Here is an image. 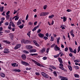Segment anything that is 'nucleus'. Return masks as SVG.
Wrapping results in <instances>:
<instances>
[{
	"instance_id": "nucleus-1",
	"label": "nucleus",
	"mask_w": 80,
	"mask_h": 80,
	"mask_svg": "<svg viewBox=\"0 0 80 80\" xmlns=\"http://www.w3.org/2000/svg\"><path fill=\"white\" fill-rule=\"evenodd\" d=\"M21 64H22V65H25V66L26 67H27V66H28V65H30L28 62L23 61H22L21 62Z\"/></svg>"
},
{
	"instance_id": "nucleus-2",
	"label": "nucleus",
	"mask_w": 80,
	"mask_h": 80,
	"mask_svg": "<svg viewBox=\"0 0 80 80\" xmlns=\"http://www.w3.org/2000/svg\"><path fill=\"white\" fill-rule=\"evenodd\" d=\"M41 74L42 76H43V77H45V78H48V74L43 72H42L41 73Z\"/></svg>"
},
{
	"instance_id": "nucleus-3",
	"label": "nucleus",
	"mask_w": 80,
	"mask_h": 80,
	"mask_svg": "<svg viewBox=\"0 0 80 80\" xmlns=\"http://www.w3.org/2000/svg\"><path fill=\"white\" fill-rule=\"evenodd\" d=\"M49 12H41L40 14V17L46 16L47 15H48Z\"/></svg>"
},
{
	"instance_id": "nucleus-4",
	"label": "nucleus",
	"mask_w": 80,
	"mask_h": 80,
	"mask_svg": "<svg viewBox=\"0 0 80 80\" xmlns=\"http://www.w3.org/2000/svg\"><path fill=\"white\" fill-rule=\"evenodd\" d=\"M21 44H17L15 47H14V49L15 50H17V49H18V48H20V47H21Z\"/></svg>"
},
{
	"instance_id": "nucleus-5",
	"label": "nucleus",
	"mask_w": 80,
	"mask_h": 80,
	"mask_svg": "<svg viewBox=\"0 0 80 80\" xmlns=\"http://www.w3.org/2000/svg\"><path fill=\"white\" fill-rule=\"evenodd\" d=\"M54 49L55 51H57V50L61 51V50H60V48L58 47V46L57 45L54 47Z\"/></svg>"
},
{
	"instance_id": "nucleus-6",
	"label": "nucleus",
	"mask_w": 80,
	"mask_h": 80,
	"mask_svg": "<svg viewBox=\"0 0 80 80\" xmlns=\"http://www.w3.org/2000/svg\"><path fill=\"white\" fill-rule=\"evenodd\" d=\"M32 62H33L35 63L36 64H37L38 66H39V67H41V65L40 64V63L36 61L35 60H33Z\"/></svg>"
},
{
	"instance_id": "nucleus-7",
	"label": "nucleus",
	"mask_w": 80,
	"mask_h": 80,
	"mask_svg": "<svg viewBox=\"0 0 80 80\" xmlns=\"http://www.w3.org/2000/svg\"><path fill=\"white\" fill-rule=\"evenodd\" d=\"M21 57L22 58V60H26L27 56H26V55L25 54H23L21 56Z\"/></svg>"
},
{
	"instance_id": "nucleus-8",
	"label": "nucleus",
	"mask_w": 80,
	"mask_h": 80,
	"mask_svg": "<svg viewBox=\"0 0 80 80\" xmlns=\"http://www.w3.org/2000/svg\"><path fill=\"white\" fill-rule=\"evenodd\" d=\"M38 36H39V37H40V38H43L44 37L45 35L44 34L41 33H39L38 34Z\"/></svg>"
},
{
	"instance_id": "nucleus-9",
	"label": "nucleus",
	"mask_w": 80,
	"mask_h": 80,
	"mask_svg": "<svg viewBox=\"0 0 80 80\" xmlns=\"http://www.w3.org/2000/svg\"><path fill=\"white\" fill-rule=\"evenodd\" d=\"M3 52L4 53H9V49L7 48H5Z\"/></svg>"
},
{
	"instance_id": "nucleus-10",
	"label": "nucleus",
	"mask_w": 80,
	"mask_h": 80,
	"mask_svg": "<svg viewBox=\"0 0 80 80\" xmlns=\"http://www.w3.org/2000/svg\"><path fill=\"white\" fill-rule=\"evenodd\" d=\"M31 43V41H30L27 39L25 40L24 44H28V43Z\"/></svg>"
},
{
	"instance_id": "nucleus-11",
	"label": "nucleus",
	"mask_w": 80,
	"mask_h": 80,
	"mask_svg": "<svg viewBox=\"0 0 80 80\" xmlns=\"http://www.w3.org/2000/svg\"><path fill=\"white\" fill-rule=\"evenodd\" d=\"M26 48L28 50L31 49V48H33V46H32L30 45H28L26 46Z\"/></svg>"
},
{
	"instance_id": "nucleus-12",
	"label": "nucleus",
	"mask_w": 80,
	"mask_h": 80,
	"mask_svg": "<svg viewBox=\"0 0 80 80\" xmlns=\"http://www.w3.org/2000/svg\"><path fill=\"white\" fill-rule=\"evenodd\" d=\"M59 68L61 69V70H63L64 72H67V70L66 69H65V68H64L63 67H59Z\"/></svg>"
},
{
	"instance_id": "nucleus-13",
	"label": "nucleus",
	"mask_w": 80,
	"mask_h": 80,
	"mask_svg": "<svg viewBox=\"0 0 80 80\" xmlns=\"http://www.w3.org/2000/svg\"><path fill=\"white\" fill-rule=\"evenodd\" d=\"M12 67H18V64L16 63H13L12 64Z\"/></svg>"
},
{
	"instance_id": "nucleus-14",
	"label": "nucleus",
	"mask_w": 80,
	"mask_h": 80,
	"mask_svg": "<svg viewBox=\"0 0 80 80\" xmlns=\"http://www.w3.org/2000/svg\"><path fill=\"white\" fill-rule=\"evenodd\" d=\"M30 52H31V53L36 52H37V50L35 49H32L30 50Z\"/></svg>"
},
{
	"instance_id": "nucleus-15",
	"label": "nucleus",
	"mask_w": 80,
	"mask_h": 80,
	"mask_svg": "<svg viewBox=\"0 0 80 80\" xmlns=\"http://www.w3.org/2000/svg\"><path fill=\"white\" fill-rule=\"evenodd\" d=\"M22 24V22H21V20L19 19L18 20V22L17 23V25H20Z\"/></svg>"
},
{
	"instance_id": "nucleus-16",
	"label": "nucleus",
	"mask_w": 80,
	"mask_h": 80,
	"mask_svg": "<svg viewBox=\"0 0 80 80\" xmlns=\"http://www.w3.org/2000/svg\"><path fill=\"white\" fill-rule=\"evenodd\" d=\"M58 60L60 63H63V61H62V59H61V58H58Z\"/></svg>"
},
{
	"instance_id": "nucleus-17",
	"label": "nucleus",
	"mask_w": 80,
	"mask_h": 80,
	"mask_svg": "<svg viewBox=\"0 0 80 80\" xmlns=\"http://www.w3.org/2000/svg\"><path fill=\"white\" fill-rule=\"evenodd\" d=\"M0 75L1 76V77H2V78H4L5 77V75L3 73H0Z\"/></svg>"
},
{
	"instance_id": "nucleus-18",
	"label": "nucleus",
	"mask_w": 80,
	"mask_h": 80,
	"mask_svg": "<svg viewBox=\"0 0 80 80\" xmlns=\"http://www.w3.org/2000/svg\"><path fill=\"white\" fill-rule=\"evenodd\" d=\"M13 71H14V72H21V70H20L17 69H13Z\"/></svg>"
},
{
	"instance_id": "nucleus-19",
	"label": "nucleus",
	"mask_w": 80,
	"mask_h": 80,
	"mask_svg": "<svg viewBox=\"0 0 80 80\" xmlns=\"http://www.w3.org/2000/svg\"><path fill=\"white\" fill-rule=\"evenodd\" d=\"M9 35L10 37V38H11V39H12L13 38V34L12 33H11L9 34Z\"/></svg>"
},
{
	"instance_id": "nucleus-20",
	"label": "nucleus",
	"mask_w": 80,
	"mask_h": 80,
	"mask_svg": "<svg viewBox=\"0 0 80 80\" xmlns=\"http://www.w3.org/2000/svg\"><path fill=\"white\" fill-rule=\"evenodd\" d=\"M68 67L69 70H70V71H72V66L69 65L68 66Z\"/></svg>"
},
{
	"instance_id": "nucleus-21",
	"label": "nucleus",
	"mask_w": 80,
	"mask_h": 80,
	"mask_svg": "<svg viewBox=\"0 0 80 80\" xmlns=\"http://www.w3.org/2000/svg\"><path fill=\"white\" fill-rule=\"evenodd\" d=\"M4 7L3 6L2 7H0V12H2L3 11V8Z\"/></svg>"
},
{
	"instance_id": "nucleus-22",
	"label": "nucleus",
	"mask_w": 80,
	"mask_h": 80,
	"mask_svg": "<svg viewBox=\"0 0 80 80\" xmlns=\"http://www.w3.org/2000/svg\"><path fill=\"white\" fill-rule=\"evenodd\" d=\"M30 55L32 56H37L38 55V53H31Z\"/></svg>"
},
{
	"instance_id": "nucleus-23",
	"label": "nucleus",
	"mask_w": 80,
	"mask_h": 80,
	"mask_svg": "<svg viewBox=\"0 0 80 80\" xmlns=\"http://www.w3.org/2000/svg\"><path fill=\"white\" fill-rule=\"evenodd\" d=\"M23 26H24V25L23 24H22V25H20L18 27H19V28H20L21 29H22L23 28Z\"/></svg>"
},
{
	"instance_id": "nucleus-24",
	"label": "nucleus",
	"mask_w": 80,
	"mask_h": 80,
	"mask_svg": "<svg viewBox=\"0 0 80 80\" xmlns=\"http://www.w3.org/2000/svg\"><path fill=\"white\" fill-rule=\"evenodd\" d=\"M4 43H7L8 44H10V42H9L8 41H4Z\"/></svg>"
},
{
	"instance_id": "nucleus-25",
	"label": "nucleus",
	"mask_w": 80,
	"mask_h": 80,
	"mask_svg": "<svg viewBox=\"0 0 80 80\" xmlns=\"http://www.w3.org/2000/svg\"><path fill=\"white\" fill-rule=\"evenodd\" d=\"M38 27L37 26H36L34 28H33V29H32V32H34V31L36 30H37V28Z\"/></svg>"
},
{
	"instance_id": "nucleus-26",
	"label": "nucleus",
	"mask_w": 80,
	"mask_h": 80,
	"mask_svg": "<svg viewBox=\"0 0 80 80\" xmlns=\"http://www.w3.org/2000/svg\"><path fill=\"white\" fill-rule=\"evenodd\" d=\"M60 38L58 37V39L57 40V42L58 44V43H59V42H60Z\"/></svg>"
},
{
	"instance_id": "nucleus-27",
	"label": "nucleus",
	"mask_w": 80,
	"mask_h": 80,
	"mask_svg": "<svg viewBox=\"0 0 80 80\" xmlns=\"http://www.w3.org/2000/svg\"><path fill=\"white\" fill-rule=\"evenodd\" d=\"M50 41H51V42H53V41H54V37L51 36V38Z\"/></svg>"
},
{
	"instance_id": "nucleus-28",
	"label": "nucleus",
	"mask_w": 80,
	"mask_h": 80,
	"mask_svg": "<svg viewBox=\"0 0 80 80\" xmlns=\"http://www.w3.org/2000/svg\"><path fill=\"white\" fill-rule=\"evenodd\" d=\"M23 52H24V53H26V54H28V53H29V52L26 50L23 51Z\"/></svg>"
},
{
	"instance_id": "nucleus-29",
	"label": "nucleus",
	"mask_w": 80,
	"mask_h": 80,
	"mask_svg": "<svg viewBox=\"0 0 80 80\" xmlns=\"http://www.w3.org/2000/svg\"><path fill=\"white\" fill-rule=\"evenodd\" d=\"M54 15H53V14H52L51 16H49L48 17V18H52L54 17Z\"/></svg>"
},
{
	"instance_id": "nucleus-30",
	"label": "nucleus",
	"mask_w": 80,
	"mask_h": 80,
	"mask_svg": "<svg viewBox=\"0 0 80 80\" xmlns=\"http://www.w3.org/2000/svg\"><path fill=\"white\" fill-rule=\"evenodd\" d=\"M67 78L66 77H63L61 79V80H68Z\"/></svg>"
},
{
	"instance_id": "nucleus-31",
	"label": "nucleus",
	"mask_w": 80,
	"mask_h": 80,
	"mask_svg": "<svg viewBox=\"0 0 80 80\" xmlns=\"http://www.w3.org/2000/svg\"><path fill=\"white\" fill-rule=\"evenodd\" d=\"M66 20H67V18L65 17H63V22H66Z\"/></svg>"
},
{
	"instance_id": "nucleus-32",
	"label": "nucleus",
	"mask_w": 80,
	"mask_h": 80,
	"mask_svg": "<svg viewBox=\"0 0 80 80\" xmlns=\"http://www.w3.org/2000/svg\"><path fill=\"white\" fill-rule=\"evenodd\" d=\"M31 33V31H30L29 32H28L27 33V35L30 37V34Z\"/></svg>"
},
{
	"instance_id": "nucleus-33",
	"label": "nucleus",
	"mask_w": 80,
	"mask_h": 80,
	"mask_svg": "<svg viewBox=\"0 0 80 80\" xmlns=\"http://www.w3.org/2000/svg\"><path fill=\"white\" fill-rule=\"evenodd\" d=\"M69 48L70 52H71V53H73V49L70 47Z\"/></svg>"
},
{
	"instance_id": "nucleus-34",
	"label": "nucleus",
	"mask_w": 80,
	"mask_h": 80,
	"mask_svg": "<svg viewBox=\"0 0 80 80\" xmlns=\"http://www.w3.org/2000/svg\"><path fill=\"white\" fill-rule=\"evenodd\" d=\"M25 39L22 40L21 41V43H24V44H25Z\"/></svg>"
},
{
	"instance_id": "nucleus-35",
	"label": "nucleus",
	"mask_w": 80,
	"mask_h": 80,
	"mask_svg": "<svg viewBox=\"0 0 80 80\" xmlns=\"http://www.w3.org/2000/svg\"><path fill=\"white\" fill-rule=\"evenodd\" d=\"M45 48H43L41 50V52H42V53L44 52H45Z\"/></svg>"
},
{
	"instance_id": "nucleus-36",
	"label": "nucleus",
	"mask_w": 80,
	"mask_h": 80,
	"mask_svg": "<svg viewBox=\"0 0 80 80\" xmlns=\"http://www.w3.org/2000/svg\"><path fill=\"white\" fill-rule=\"evenodd\" d=\"M43 9H44V10H45L46 9H47V5H45L43 7Z\"/></svg>"
},
{
	"instance_id": "nucleus-37",
	"label": "nucleus",
	"mask_w": 80,
	"mask_h": 80,
	"mask_svg": "<svg viewBox=\"0 0 80 80\" xmlns=\"http://www.w3.org/2000/svg\"><path fill=\"white\" fill-rule=\"evenodd\" d=\"M53 73L54 74V76H55V77H57V74L56 71L54 72Z\"/></svg>"
},
{
	"instance_id": "nucleus-38",
	"label": "nucleus",
	"mask_w": 80,
	"mask_h": 80,
	"mask_svg": "<svg viewBox=\"0 0 80 80\" xmlns=\"http://www.w3.org/2000/svg\"><path fill=\"white\" fill-rule=\"evenodd\" d=\"M68 47H67L66 48L64 49V51L65 52H68Z\"/></svg>"
},
{
	"instance_id": "nucleus-39",
	"label": "nucleus",
	"mask_w": 80,
	"mask_h": 80,
	"mask_svg": "<svg viewBox=\"0 0 80 80\" xmlns=\"http://www.w3.org/2000/svg\"><path fill=\"white\" fill-rule=\"evenodd\" d=\"M74 77H75L76 78H79V75L78 74H74Z\"/></svg>"
},
{
	"instance_id": "nucleus-40",
	"label": "nucleus",
	"mask_w": 80,
	"mask_h": 80,
	"mask_svg": "<svg viewBox=\"0 0 80 80\" xmlns=\"http://www.w3.org/2000/svg\"><path fill=\"white\" fill-rule=\"evenodd\" d=\"M9 17H10V15H7L6 16V18H7V20H9Z\"/></svg>"
},
{
	"instance_id": "nucleus-41",
	"label": "nucleus",
	"mask_w": 80,
	"mask_h": 80,
	"mask_svg": "<svg viewBox=\"0 0 80 80\" xmlns=\"http://www.w3.org/2000/svg\"><path fill=\"white\" fill-rule=\"evenodd\" d=\"M43 39H44L45 40H47V39H48V37H46V36H44L43 38Z\"/></svg>"
},
{
	"instance_id": "nucleus-42",
	"label": "nucleus",
	"mask_w": 80,
	"mask_h": 80,
	"mask_svg": "<svg viewBox=\"0 0 80 80\" xmlns=\"http://www.w3.org/2000/svg\"><path fill=\"white\" fill-rule=\"evenodd\" d=\"M74 68H75L76 70H77V69H79V67L78 66H75Z\"/></svg>"
},
{
	"instance_id": "nucleus-43",
	"label": "nucleus",
	"mask_w": 80,
	"mask_h": 80,
	"mask_svg": "<svg viewBox=\"0 0 80 80\" xmlns=\"http://www.w3.org/2000/svg\"><path fill=\"white\" fill-rule=\"evenodd\" d=\"M28 25H33V23L31 22H29L28 23Z\"/></svg>"
},
{
	"instance_id": "nucleus-44",
	"label": "nucleus",
	"mask_w": 80,
	"mask_h": 80,
	"mask_svg": "<svg viewBox=\"0 0 80 80\" xmlns=\"http://www.w3.org/2000/svg\"><path fill=\"white\" fill-rule=\"evenodd\" d=\"M18 19H19V17H17L16 18H15V21H17V20H18Z\"/></svg>"
},
{
	"instance_id": "nucleus-45",
	"label": "nucleus",
	"mask_w": 80,
	"mask_h": 80,
	"mask_svg": "<svg viewBox=\"0 0 80 80\" xmlns=\"http://www.w3.org/2000/svg\"><path fill=\"white\" fill-rule=\"evenodd\" d=\"M41 24H42V22H39V23L38 24V26H37V27L38 28L39 27Z\"/></svg>"
},
{
	"instance_id": "nucleus-46",
	"label": "nucleus",
	"mask_w": 80,
	"mask_h": 80,
	"mask_svg": "<svg viewBox=\"0 0 80 80\" xmlns=\"http://www.w3.org/2000/svg\"><path fill=\"white\" fill-rule=\"evenodd\" d=\"M41 29H39L37 31V33H40V32H41Z\"/></svg>"
},
{
	"instance_id": "nucleus-47",
	"label": "nucleus",
	"mask_w": 80,
	"mask_h": 80,
	"mask_svg": "<svg viewBox=\"0 0 80 80\" xmlns=\"http://www.w3.org/2000/svg\"><path fill=\"white\" fill-rule=\"evenodd\" d=\"M11 27H12V26L9 25L8 26V29H9V30H12V28H11Z\"/></svg>"
},
{
	"instance_id": "nucleus-48",
	"label": "nucleus",
	"mask_w": 80,
	"mask_h": 80,
	"mask_svg": "<svg viewBox=\"0 0 80 80\" xmlns=\"http://www.w3.org/2000/svg\"><path fill=\"white\" fill-rule=\"evenodd\" d=\"M47 58L46 57H43L42 58V59L44 60H47Z\"/></svg>"
},
{
	"instance_id": "nucleus-49",
	"label": "nucleus",
	"mask_w": 80,
	"mask_h": 80,
	"mask_svg": "<svg viewBox=\"0 0 80 80\" xmlns=\"http://www.w3.org/2000/svg\"><path fill=\"white\" fill-rule=\"evenodd\" d=\"M49 50H50V48H48L47 49L46 52L47 53H48L49 52Z\"/></svg>"
},
{
	"instance_id": "nucleus-50",
	"label": "nucleus",
	"mask_w": 80,
	"mask_h": 80,
	"mask_svg": "<svg viewBox=\"0 0 80 80\" xmlns=\"http://www.w3.org/2000/svg\"><path fill=\"white\" fill-rule=\"evenodd\" d=\"M73 52L74 53H77V50H76V49H75L73 51H72V52Z\"/></svg>"
},
{
	"instance_id": "nucleus-51",
	"label": "nucleus",
	"mask_w": 80,
	"mask_h": 80,
	"mask_svg": "<svg viewBox=\"0 0 80 80\" xmlns=\"http://www.w3.org/2000/svg\"><path fill=\"white\" fill-rule=\"evenodd\" d=\"M68 37L69 38V40H70V35H69V33H68Z\"/></svg>"
},
{
	"instance_id": "nucleus-52",
	"label": "nucleus",
	"mask_w": 80,
	"mask_h": 80,
	"mask_svg": "<svg viewBox=\"0 0 80 80\" xmlns=\"http://www.w3.org/2000/svg\"><path fill=\"white\" fill-rule=\"evenodd\" d=\"M70 33L71 34V33H74V31L73 30H72L70 32Z\"/></svg>"
},
{
	"instance_id": "nucleus-53",
	"label": "nucleus",
	"mask_w": 80,
	"mask_h": 80,
	"mask_svg": "<svg viewBox=\"0 0 80 80\" xmlns=\"http://www.w3.org/2000/svg\"><path fill=\"white\" fill-rule=\"evenodd\" d=\"M62 63H61L59 64V66H60V67H63V65L62 64Z\"/></svg>"
},
{
	"instance_id": "nucleus-54",
	"label": "nucleus",
	"mask_w": 80,
	"mask_h": 80,
	"mask_svg": "<svg viewBox=\"0 0 80 80\" xmlns=\"http://www.w3.org/2000/svg\"><path fill=\"white\" fill-rule=\"evenodd\" d=\"M8 24H9V23L8 22H6L4 23L5 25H8Z\"/></svg>"
},
{
	"instance_id": "nucleus-55",
	"label": "nucleus",
	"mask_w": 80,
	"mask_h": 80,
	"mask_svg": "<svg viewBox=\"0 0 80 80\" xmlns=\"http://www.w3.org/2000/svg\"><path fill=\"white\" fill-rule=\"evenodd\" d=\"M1 21H3V20H5V18H2L1 19Z\"/></svg>"
},
{
	"instance_id": "nucleus-56",
	"label": "nucleus",
	"mask_w": 80,
	"mask_h": 80,
	"mask_svg": "<svg viewBox=\"0 0 80 80\" xmlns=\"http://www.w3.org/2000/svg\"><path fill=\"white\" fill-rule=\"evenodd\" d=\"M69 55L70 57H72L73 56V54L72 53H70L69 54Z\"/></svg>"
},
{
	"instance_id": "nucleus-57",
	"label": "nucleus",
	"mask_w": 80,
	"mask_h": 80,
	"mask_svg": "<svg viewBox=\"0 0 80 80\" xmlns=\"http://www.w3.org/2000/svg\"><path fill=\"white\" fill-rule=\"evenodd\" d=\"M10 11H8V12L6 13L7 15H8L9 13H10Z\"/></svg>"
},
{
	"instance_id": "nucleus-58",
	"label": "nucleus",
	"mask_w": 80,
	"mask_h": 80,
	"mask_svg": "<svg viewBox=\"0 0 80 80\" xmlns=\"http://www.w3.org/2000/svg\"><path fill=\"white\" fill-rule=\"evenodd\" d=\"M37 21H36L34 22V25H37Z\"/></svg>"
},
{
	"instance_id": "nucleus-59",
	"label": "nucleus",
	"mask_w": 80,
	"mask_h": 80,
	"mask_svg": "<svg viewBox=\"0 0 80 80\" xmlns=\"http://www.w3.org/2000/svg\"><path fill=\"white\" fill-rule=\"evenodd\" d=\"M71 35L72 37H75V35L74 34H73V33H72L71 34Z\"/></svg>"
},
{
	"instance_id": "nucleus-60",
	"label": "nucleus",
	"mask_w": 80,
	"mask_h": 80,
	"mask_svg": "<svg viewBox=\"0 0 80 80\" xmlns=\"http://www.w3.org/2000/svg\"><path fill=\"white\" fill-rule=\"evenodd\" d=\"M28 15L27 14V15L26 16V20H27V19H28Z\"/></svg>"
},
{
	"instance_id": "nucleus-61",
	"label": "nucleus",
	"mask_w": 80,
	"mask_h": 80,
	"mask_svg": "<svg viewBox=\"0 0 80 80\" xmlns=\"http://www.w3.org/2000/svg\"><path fill=\"white\" fill-rule=\"evenodd\" d=\"M3 30V28L2 27H1L0 28V31H2Z\"/></svg>"
},
{
	"instance_id": "nucleus-62",
	"label": "nucleus",
	"mask_w": 80,
	"mask_h": 80,
	"mask_svg": "<svg viewBox=\"0 0 80 80\" xmlns=\"http://www.w3.org/2000/svg\"><path fill=\"white\" fill-rule=\"evenodd\" d=\"M74 62H75V63H78V60H74Z\"/></svg>"
},
{
	"instance_id": "nucleus-63",
	"label": "nucleus",
	"mask_w": 80,
	"mask_h": 80,
	"mask_svg": "<svg viewBox=\"0 0 80 80\" xmlns=\"http://www.w3.org/2000/svg\"><path fill=\"white\" fill-rule=\"evenodd\" d=\"M35 74L36 75H40V74H39V73L38 72H36Z\"/></svg>"
},
{
	"instance_id": "nucleus-64",
	"label": "nucleus",
	"mask_w": 80,
	"mask_h": 80,
	"mask_svg": "<svg viewBox=\"0 0 80 80\" xmlns=\"http://www.w3.org/2000/svg\"><path fill=\"white\" fill-rule=\"evenodd\" d=\"M67 11L68 12H71V11L70 9H67Z\"/></svg>"
}]
</instances>
